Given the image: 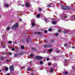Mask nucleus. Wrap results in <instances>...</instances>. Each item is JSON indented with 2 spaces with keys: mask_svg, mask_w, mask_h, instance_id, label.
Masks as SVG:
<instances>
[{
  "mask_svg": "<svg viewBox=\"0 0 75 75\" xmlns=\"http://www.w3.org/2000/svg\"><path fill=\"white\" fill-rule=\"evenodd\" d=\"M18 27V23H16L15 25H13L12 28V30H14V29H16V28H17V27Z\"/></svg>",
  "mask_w": 75,
  "mask_h": 75,
  "instance_id": "nucleus-1",
  "label": "nucleus"
},
{
  "mask_svg": "<svg viewBox=\"0 0 75 75\" xmlns=\"http://www.w3.org/2000/svg\"><path fill=\"white\" fill-rule=\"evenodd\" d=\"M62 17L63 18V19L64 20V21H66V15L65 14H64V13H63L62 14Z\"/></svg>",
  "mask_w": 75,
  "mask_h": 75,
  "instance_id": "nucleus-2",
  "label": "nucleus"
},
{
  "mask_svg": "<svg viewBox=\"0 0 75 75\" xmlns=\"http://www.w3.org/2000/svg\"><path fill=\"white\" fill-rule=\"evenodd\" d=\"M44 48H51L52 47V45H45L44 46Z\"/></svg>",
  "mask_w": 75,
  "mask_h": 75,
  "instance_id": "nucleus-3",
  "label": "nucleus"
},
{
  "mask_svg": "<svg viewBox=\"0 0 75 75\" xmlns=\"http://www.w3.org/2000/svg\"><path fill=\"white\" fill-rule=\"evenodd\" d=\"M42 57L41 56H37L36 57V58L37 59H42Z\"/></svg>",
  "mask_w": 75,
  "mask_h": 75,
  "instance_id": "nucleus-4",
  "label": "nucleus"
},
{
  "mask_svg": "<svg viewBox=\"0 0 75 75\" xmlns=\"http://www.w3.org/2000/svg\"><path fill=\"white\" fill-rule=\"evenodd\" d=\"M34 34H38V35H41V32H35L34 33Z\"/></svg>",
  "mask_w": 75,
  "mask_h": 75,
  "instance_id": "nucleus-5",
  "label": "nucleus"
},
{
  "mask_svg": "<svg viewBox=\"0 0 75 75\" xmlns=\"http://www.w3.org/2000/svg\"><path fill=\"white\" fill-rule=\"evenodd\" d=\"M9 68L11 70V71H13V69H14V67H13V66L12 65H11L10 66Z\"/></svg>",
  "mask_w": 75,
  "mask_h": 75,
  "instance_id": "nucleus-6",
  "label": "nucleus"
},
{
  "mask_svg": "<svg viewBox=\"0 0 75 75\" xmlns=\"http://www.w3.org/2000/svg\"><path fill=\"white\" fill-rule=\"evenodd\" d=\"M31 49L33 51H35V52H37V49L35 48H32Z\"/></svg>",
  "mask_w": 75,
  "mask_h": 75,
  "instance_id": "nucleus-7",
  "label": "nucleus"
},
{
  "mask_svg": "<svg viewBox=\"0 0 75 75\" xmlns=\"http://www.w3.org/2000/svg\"><path fill=\"white\" fill-rule=\"evenodd\" d=\"M62 9L64 10H66V6H62Z\"/></svg>",
  "mask_w": 75,
  "mask_h": 75,
  "instance_id": "nucleus-8",
  "label": "nucleus"
},
{
  "mask_svg": "<svg viewBox=\"0 0 75 75\" xmlns=\"http://www.w3.org/2000/svg\"><path fill=\"white\" fill-rule=\"evenodd\" d=\"M5 6L6 7H9V6H10V4H6L5 5Z\"/></svg>",
  "mask_w": 75,
  "mask_h": 75,
  "instance_id": "nucleus-9",
  "label": "nucleus"
},
{
  "mask_svg": "<svg viewBox=\"0 0 75 75\" xmlns=\"http://www.w3.org/2000/svg\"><path fill=\"white\" fill-rule=\"evenodd\" d=\"M66 10H70V8L69 7L66 6Z\"/></svg>",
  "mask_w": 75,
  "mask_h": 75,
  "instance_id": "nucleus-10",
  "label": "nucleus"
},
{
  "mask_svg": "<svg viewBox=\"0 0 75 75\" xmlns=\"http://www.w3.org/2000/svg\"><path fill=\"white\" fill-rule=\"evenodd\" d=\"M64 74H63L64 75H66V69H64Z\"/></svg>",
  "mask_w": 75,
  "mask_h": 75,
  "instance_id": "nucleus-11",
  "label": "nucleus"
},
{
  "mask_svg": "<svg viewBox=\"0 0 75 75\" xmlns=\"http://www.w3.org/2000/svg\"><path fill=\"white\" fill-rule=\"evenodd\" d=\"M35 22V21H34V19H33L31 20V22L32 23H34Z\"/></svg>",
  "mask_w": 75,
  "mask_h": 75,
  "instance_id": "nucleus-12",
  "label": "nucleus"
},
{
  "mask_svg": "<svg viewBox=\"0 0 75 75\" xmlns=\"http://www.w3.org/2000/svg\"><path fill=\"white\" fill-rule=\"evenodd\" d=\"M53 67H57V64L56 63L53 64Z\"/></svg>",
  "mask_w": 75,
  "mask_h": 75,
  "instance_id": "nucleus-13",
  "label": "nucleus"
},
{
  "mask_svg": "<svg viewBox=\"0 0 75 75\" xmlns=\"http://www.w3.org/2000/svg\"><path fill=\"white\" fill-rule=\"evenodd\" d=\"M64 66L65 67L66 65V60L65 59L64 60Z\"/></svg>",
  "mask_w": 75,
  "mask_h": 75,
  "instance_id": "nucleus-14",
  "label": "nucleus"
},
{
  "mask_svg": "<svg viewBox=\"0 0 75 75\" xmlns=\"http://www.w3.org/2000/svg\"><path fill=\"white\" fill-rule=\"evenodd\" d=\"M4 57H1L0 58V60L3 61V60H4Z\"/></svg>",
  "mask_w": 75,
  "mask_h": 75,
  "instance_id": "nucleus-15",
  "label": "nucleus"
},
{
  "mask_svg": "<svg viewBox=\"0 0 75 75\" xmlns=\"http://www.w3.org/2000/svg\"><path fill=\"white\" fill-rule=\"evenodd\" d=\"M69 44H66V47L67 48H68L69 47Z\"/></svg>",
  "mask_w": 75,
  "mask_h": 75,
  "instance_id": "nucleus-16",
  "label": "nucleus"
},
{
  "mask_svg": "<svg viewBox=\"0 0 75 75\" xmlns=\"http://www.w3.org/2000/svg\"><path fill=\"white\" fill-rule=\"evenodd\" d=\"M18 55V54L17 53L15 54L13 56L14 57H16V56Z\"/></svg>",
  "mask_w": 75,
  "mask_h": 75,
  "instance_id": "nucleus-17",
  "label": "nucleus"
},
{
  "mask_svg": "<svg viewBox=\"0 0 75 75\" xmlns=\"http://www.w3.org/2000/svg\"><path fill=\"white\" fill-rule=\"evenodd\" d=\"M32 25L33 27H34L35 25V23H34V22L32 23Z\"/></svg>",
  "mask_w": 75,
  "mask_h": 75,
  "instance_id": "nucleus-18",
  "label": "nucleus"
},
{
  "mask_svg": "<svg viewBox=\"0 0 75 75\" xmlns=\"http://www.w3.org/2000/svg\"><path fill=\"white\" fill-rule=\"evenodd\" d=\"M36 16H37V18H39V17H40V14H38Z\"/></svg>",
  "mask_w": 75,
  "mask_h": 75,
  "instance_id": "nucleus-19",
  "label": "nucleus"
},
{
  "mask_svg": "<svg viewBox=\"0 0 75 75\" xmlns=\"http://www.w3.org/2000/svg\"><path fill=\"white\" fill-rule=\"evenodd\" d=\"M55 35L56 36H58L59 35V33H56L55 34Z\"/></svg>",
  "mask_w": 75,
  "mask_h": 75,
  "instance_id": "nucleus-20",
  "label": "nucleus"
},
{
  "mask_svg": "<svg viewBox=\"0 0 75 75\" xmlns=\"http://www.w3.org/2000/svg\"><path fill=\"white\" fill-rule=\"evenodd\" d=\"M39 11H42V8H39Z\"/></svg>",
  "mask_w": 75,
  "mask_h": 75,
  "instance_id": "nucleus-21",
  "label": "nucleus"
},
{
  "mask_svg": "<svg viewBox=\"0 0 75 75\" xmlns=\"http://www.w3.org/2000/svg\"><path fill=\"white\" fill-rule=\"evenodd\" d=\"M50 71H51V72H53V71H54V69H53V68H51L50 69Z\"/></svg>",
  "mask_w": 75,
  "mask_h": 75,
  "instance_id": "nucleus-22",
  "label": "nucleus"
},
{
  "mask_svg": "<svg viewBox=\"0 0 75 75\" xmlns=\"http://www.w3.org/2000/svg\"><path fill=\"white\" fill-rule=\"evenodd\" d=\"M5 71H8V68L7 67H6L5 69Z\"/></svg>",
  "mask_w": 75,
  "mask_h": 75,
  "instance_id": "nucleus-23",
  "label": "nucleus"
},
{
  "mask_svg": "<svg viewBox=\"0 0 75 75\" xmlns=\"http://www.w3.org/2000/svg\"><path fill=\"white\" fill-rule=\"evenodd\" d=\"M10 29V27H8L6 28L7 30H9Z\"/></svg>",
  "mask_w": 75,
  "mask_h": 75,
  "instance_id": "nucleus-24",
  "label": "nucleus"
},
{
  "mask_svg": "<svg viewBox=\"0 0 75 75\" xmlns=\"http://www.w3.org/2000/svg\"><path fill=\"white\" fill-rule=\"evenodd\" d=\"M40 64H41V65H42V64H43V61H40Z\"/></svg>",
  "mask_w": 75,
  "mask_h": 75,
  "instance_id": "nucleus-25",
  "label": "nucleus"
},
{
  "mask_svg": "<svg viewBox=\"0 0 75 75\" xmlns=\"http://www.w3.org/2000/svg\"><path fill=\"white\" fill-rule=\"evenodd\" d=\"M52 24L55 25L56 24V22L55 21H53L52 22Z\"/></svg>",
  "mask_w": 75,
  "mask_h": 75,
  "instance_id": "nucleus-26",
  "label": "nucleus"
},
{
  "mask_svg": "<svg viewBox=\"0 0 75 75\" xmlns=\"http://www.w3.org/2000/svg\"><path fill=\"white\" fill-rule=\"evenodd\" d=\"M28 6H29V4L28 3H26L25 4L26 7H28Z\"/></svg>",
  "mask_w": 75,
  "mask_h": 75,
  "instance_id": "nucleus-27",
  "label": "nucleus"
},
{
  "mask_svg": "<svg viewBox=\"0 0 75 75\" xmlns=\"http://www.w3.org/2000/svg\"><path fill=\"white\" fill-rule=\"evenodd\" d=\"M47 20H48V18H46L45 19V22H47Z\"/></svg>",
  "mask_w": 75,
  "mask_h": 75,
  "instance_id": "nucleus-28",
  "label": "nucleus"
},
{
  "mask_svg": "<svg viewBox=\"0 0 75 75\" xmlns=\"http://www.w3.org/2000/svg\"><path fill=\"white\" fill-rule=\"evenodd\" d=\"M29 40H30V39H29V38H27L26 39V41H27V42H28V41H29Z\"/></svg>",
  "mask_w": 75,
  "mask_h": 75,
  "instance_id": "nucleus-29",
  "label": "nucleus"
},
{
  "mask_svg": "<svg viewBox=\"0 0 75 75\" xmlns=\"http://www.w3.org/2000/svg\"><path fill=\"white\" fill-rule=\"evenodd\" d=\"M12 42L11 41H8V44H11Z\"/></svg>",
  "mask_w": 75,
  "mask_h": 75,
  "instance_id": "nucleus-30",
  "label": "nucleus"
},
{
  "mask_svg": "<svg viewBox=\"0 0 75 75\" xmlns=\"http://www.w3.org/2000/svg\"><path fill=\"white\" fill-rule=\"evenodd\" d=\"M49 51L50 52H52V49H50L49 50Z\"/></svg>",
  "mask_w": 75,
  "mask_h": 75,
  "instance_id": "nucleus-31",
  "label": "nucleus"
},
{
  "mask_svg": "<svg viewBox=\"0 0 75 75\" xmlns=\"http://www.w3.org/2000/svg\"><path fill=\"white\" fill-rule=\"evenodd\" d=\"M27 70H28V71H30V70H31V68H30L29 67V68H28Z\"/></svg>",
  "mask_w": 75,
  "mask_h": 75,
  "instance_id": "nucleus-32",
  "label": "nucleus"
},
{
  "mask_svg": "<svg viewBox=\"0 0 75 75\" xmlns=\"http://www.w3.org/2000/svg\"><path fill=\"white\" fill-rule=\"evenodd\" d=\"M48 30L49 31H52V28H50L48 29Z\"/></svg>",
  "mask_w": 75,
  "mask_h": 75,
  "instance_id": "nucleus-33",
  "label": "nucleus"
},
{
  "mask_svg": "<svg viewBox=\"0 0 75 75\" xmlns=\"http://www.w3.org/2000/svg\"><path fill=\"white\" fill-rule=\"evenodd\" d=\"M20 54L21 55H23V54H24V52H21V53H20Z\"/></svg>",
  "mask_w": 75,
  "mask_h": 75,
  "instance_id": "nucleus-34",
  "label": "nucleus"
},
{
  "mask_svg": "<svg viewBox=\"0 0 75 75\" xmlns=\"http://www.w3.org/2000/svg\"><path fill=\"white\" fill-rule=\"evenodd\" d=\"M30 57H33V56H34V55H33V54H30Z\"/></svg>",
  "mask_w": 75,
  "mask_h": 75,
  "instance_id": "nucleus-35",
  "label": "nucleus"
},
{
  "mask_svg": "<svg viewBox=\"0 0 75 75\" xmlns=\"http://www.w3.org/2000/svg\"><path fill=\"white\" fill-rule=\"evenodd\" d=\"M30 75H35V74H34V73H30Z\"/></svg>",
  "mask_w": 75,
  "mask_h": 75,
  "instance_id": "nucleus-36",
  "label": "nucleus"
},
{
  "mask_svg": "<svg viewBox=\"0 0 75 75\" xmlns=\"http://www.w3.org/2000/svg\"><path fill=\"white\" fill-rule=\"evenodd\" d=\"M24 47L23 46H21V49H24Z\"/></svg>",
  "mask_w": 75,
  "mask_h": 75,
  "instance_id": "nucleus-37",
  "label": "nucleus"
},
{
  "mask_svg": "<svg viewBox=\"0 0 75 75\" xmlns=\"http://www.w3.org/2000/svg\"><path fill=\"white\" fill-rule=\"evenodd\" d=\"M60 51V50H58L56 51V52L57 53H59V52Z\"/></svg>",
  "mask_w": 75,
  "mask_h": 75,
  "instance_id": "nucleus-38",
  "label": "nucleus"
},
{
  "mask_svg": "<svg viewBox=\"0 0 75 75\" xmlns=\"http://www.w3.org/2000/svg\"><path fill=\"white\" fill-rule=\"evenodd\" d=\"M48 64L49 66H50V65H51V63H48Z\"/></svg>",
  "mask_w": 75,
  "mask_h": 75,
  "instance_id": "nucleus-39",
  "label": "nucleus"
},
{
  "mask_svg": "<svg viewBox=\"0 0 75 75\" xmlns=\"http://www.w3.org/2000/svg\"><path fill=\"white\" fill-rule=\"evenodd\" d=\"M54 39H53L52 40V41H51V42H54Z\"/></svg>",
  "mask_w": 75,
  "mask_h": 75,
  "instance_id": "nucleus-40",
  "label": "nucleus"
},
{
  "mask_svg": "<svg viewBox=\"0 0 75 75\" xmlns=\"http://www.w3.org/2000/svg\"><path fill=\"white\" fill-rule=\"evenodd\" d=\"M6 61V62H8L9 61V59H7Z\"/></svg>",
  "mask_w": 75,
  "mask_h": 75,
  "instance_id": "nucleus-41",
  "label": "nucleus"
},
{
  "mask_svg": "<svg viewBox=\"0 0 75 75\" xmlns=\"http://www.w3.org/2000/svg\"><path fill=\"white\" fill-rule=\"evenodd\" d=\"M12 51H14V48L13 47V48L12 49Z\"/></svg>",
  "mask_w": 75,
  "mask_h": 75,
  "instance_id": "nucleus-42",
  "label": "nucleus"
},
{
  "mask_svg": "<svg viewBox=\"0 0 75 75\" xmlns=\"http://www.w3.org/2000/svg\"><path fill=\"white\" fill-rule=\"evenodd\" d=\"M58 32L59 33H61V30H57Z\"/></svg>",
  "mask_w": 75,
  "mask_h": 75,
  "instance_id": "nucleus-43",
  "label": "nucleus"
},
{
  "mask_svg": "<svg viewBox=\"0 0 75 75\" xmlns=\"http://www.w3.org/2000/svg\"><path fill=\"white\" fill-rule=\"evenodd\" d=\"M44 32L45 33H47V31L46 30H44Z\"/></svg>",
  "mask_w": 75,
  "mask_h": 75,
  "instance_id": "nucleus-44",
  "label": "nucleus"
},
{
  "mask_svg": "<svg viewBox=\"0 0 75 75\" xmlns=\"http://www.w3.org/2000/svg\"><path fill=\"white\" fill-rule=\"evenodd\" d=\"M9 55H11V54H12V53L11 52H10L9 53Z\"/></svg>",
  "mask_w": 75,
  "mask_h": 75,
  "instance_id": "nucleus-45",
  "label": "nucleus"
},
{
  "mask_svg": "<svg viewBox=\"0 0 75 75\" xmlns=\"http://www.w3.org/2000/svg\"><path fill=\"white\" fill-rule=\"evenodd\" d=\"M63 33H64V34H66V31H64Z\"/></svg>",
  "mask_w": 75,
  "mask_h": 75,
  "instance_id": "nucleus-46",
  "label": "nucleus"
},
{
  "mask_svg": "<svg viewBox=\"0 0 75 75\" xmlns=\"http://www.w3.org/2000/svg\"><path fill=\"white\" fill-rule=\"evenodd\" d=\"M69 32V31L68 30H66V33L67 34V33H68Z\"/></svg>",
  "mask_w": 75,
  "mask_h": 75,
  "instance_id": "nucleus-47",
  "label": "nucleus"
},
{
  "mask_svg": "<svg viewBox=\"0 0 75 75\" xmlns=\"http://www.w3.org/2000/svg\"><path fill=\"white\" fill-rule=\"evenodd\" d=\"M3 48H5V47H6V46H2Z\"/></svg>",
  "mask_w": 75,
  "mask_h": 75,
  "instance_id": "nucleus-48",
  "label": "nucleus"
},
{
  "mask_svg": "<svg viewBox=\"0 0 75 75\" xmlns=\"http://www.w3.org/2000/svg\"><path fill=\"white\" fill-rule=\"evenodd\" d=\"M68 72L67 71H66V75H68Z\"/></svg>",
  "mask_w": 75,
  "mask_h": 75,
  "instance_id": "nucleus-49",
  "label": "nucleus"
},
{
  "mask_svg": "<svg viewBox=\"0 0 75 75\" xmlns=\"http://www.w3.org/2000/svg\"><path fill=\"white\" fill-rule=\"evenodd\" d=\"M15 65H16V64H17V62H15Z\"/></svg>",
  "mask_w": 75,
  "mask_h": 75,
  "instance_id": "nucleus-50",
  "label": "nucleus"
},
{
  "mask_svg": "<svg viewBox=\"0 0 75 75\" xmlns=\"http://www.w3.org/2000/svg\"><path fill=\"white\" fill-rule=\"evenodd\" d=\"M48 7H51V5H48Z\"/></svg>",
  "mask_w": 75,
  "mask_h": 75,
  "instance_id": "nucleus-51",
  "label": "nucleus"
},
{
  "mask_svg": "<svg viewBox=\"0 0 75 75\" xmlns=\"http://www.w3.org/2000/svg\"><path fill=\"white\" fill-rule=\"evenodd\" d=\"M69 62V61H68L67 60H66V62Z\"/></svg>",
  "mask_w": 75,
  "mask_h": 75,
  "instance_id": "nucleus-52",
  "label": "nucleus"
},
{
  "mask_svg": "<svg viewBox=\"0 0 75 75\" xmlns=\"http://www.w3.org/2000/svg\"><path fill=\"white\" fill-rule=\"evenodd\" d=\"M53 59H54V61H55V57H53Z\"/></svg>",
  "mask_w": 75,
  "mask_h": 75,
  "instance_id": "nucleus-53",
  "label": "nucleus"
},
{
  "mask_svg": "<svg viewBox=\"0 0 75 75\" xmlns=\"http://www.w3.org/2000/svg\"><path fill=\"white\" fill-rule=\"evenodd\" d=\"M47 61H49V58H47Z\"/></svg>",
  "mask_w": 75,
  "mask_h": 75,
  "instance_id": "nucleus-54",
  "label": "nucleus"
},
{
  "mask_svg": "<svg viewBox=\"0 0 75 75\" xmlns=\"http://www.w3.org/2000/svg\"><path fill=\"white\" fill-rule=\"evenodd\" d=\"M17 42H14V44H16Z\"/></svg>",
  "mask_w": 75,
  "mask_h": 75,
  "instance_id": "nucleus-55",
  "label": "nucleus"
},
{
  "mask_svg": "<svg viewBox=\"0 0 75 75\" xmlns=\"http://www.w3.org/2000/svg\"><path fill=\"white\" fill-rule=\"evenodd\" d=\"M19 21H22V20L21 19H20Z\"/></svg>",
  "mask_w": 75,
  "mask_h": 75,
  "instance_id": "nucleus-56",
  "label": "nucleus"
},
{
  "mask_svg": "<svg viewBox=\"0 0 75 75\" xmlns=\"http://www.w3.org/2000/svg\"><path fill=\"white\" fill-rule=\"evenodd\" d=\"M55 20V21L58 20V21H59V20H58V19H57V18Z\"/></svg>",
  "mask_w": 75,
  "mask_h": 75,
  "instance_id": "nucleus-57",
  "label": "nucleus"
},
{
  "mask_svg": "<svg viewBox=\"0 0 75 75\" xmlns=\"http://www.w3.org/2000/svg\"><path fill=\"white\" fill-rule=\"evenodd\" d=\"M6 75H10V74H6Z\"/></svg>",
  "mask_w": 75,
  "mask_h": 75,
  "instance_id": "nucleus-58",
  "label": "nucleus"
},
{
  "mask_svg": "<svg viewBox=\"0 0 75 75\" xmlns=\"http://www.w3.org/2000/svg\"><path fill=\"white\" fill-rule=\"evenodd\" d=\"M64 46L65 47H66V43L64 44Z\"/></svg>",
  "mask_w": 75,
  "mask_h": 75,
  "instance_id": "nucleus-59",
  "label": "nucleus"
},
{
  "mask_svg": "<svg viewBox=\"0 0 75 75\" xmlns=\"http://www.w3.org/2000/svg\"><path fill=\"white\" fill-rule=\"evenodd\" d=\"M75 48V47H72V48Z\"/></svg>",
  "mask_w": 75,
  "mask_h": 75,
  "instance_id": "nucleus-60",
  "label": "nucleus"
},
{
  "mask_svg": "<svg viewBox=\"0 0 75 75\" xmlns=\"http://www.w3.org/2000/svg\"><path fill=\"white\" fill-rule=\"evenodd\" d=\"M73 4H75V2H74V3H73Z\"/></svg>",
  "mask_w": 75,
  "mask_h": 75,
  "instance_id": "nucleus-61",
  "label": "nucleus"
},
{
  "mask_svg": "<svg viewBox=\"0 0 75 75\" xmlns=\"http://www.w3.org/2000/svg\"><path fill=\"white\" fill-rule=\"evenodd\" d=\"M47 72H48V71H47Z\"/></svg>",
  "mask_w": 75,
  "mask_h": 75,
  "instance_id": "nucleus-62",
  "label": "nucleus"
},
{
  "mask_svg": "<svg viewBox=\"0 0 75 75\" xmlns=\"http://www.w3.org/2000/svg\"><path fill=\"white\" fill-rule=\"evenodd\" d=\"M22 6H24V5H22Z\"/></svg>",
  "mask_w": 75,
  "mask_h": 75,
  "instance_id": "nucleus-63",
  "label": "nucleus"
},
{
  "mask_svg": "<svg viewBox=\"0 0 75 75\" xmlns=\"http://www.w3.org/2000/svg\"><path fill=\"white\" fill-rule=\"evenodd\" d=\"M74 19H75V17H74Z\"/></svg>",
  "mask_w": 75,
  "mask_h": 75,
  "instance_id": "nucleus-64",
  "label": "nucleus"
}]
</instances>
